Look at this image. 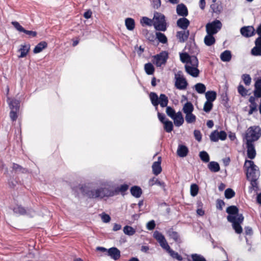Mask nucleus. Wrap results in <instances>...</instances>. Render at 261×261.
I'll use <instances>...</instances> for the list:
<instances>
[{
	"mask_svg": "<svg viewBox=\"0 0 261 261\" xmlns=\"http://www.w3.org/2000/svg\"><path fill=\"white\" fill-rule=\"evenodd\" d=\"M80 189L82 193L90 199H103L105 197H113L117 191L113 190L108 181H102L97 187L94 185H82Z\"/></svg>",
	"mask_w": 261,
	"mask_h": 261,
	"instance_id": "f257e3e1",
	"label": "nucleus"
},
{
	"mask_svg": "<svg viewBox=\"0 0 261 261\" xmlns=\"http://www.w3.org/2000/svg\"><path fill=\"white\" fill-rule=\"evenodd\" d=\"M244 168L245 169L246 178L250 182L249 191L252 192L253 190L256 191L258 188V179L260 176L259 168L252 161L248 160H245Z\"/></svg>",
	"mask_w": 261,
	"mask_h": 261,
	"instance_id": "f03ea898",
	"label": "nucleus"
},
{
	"mask_svg": "<svg viewBox=\"0 0 261 261\" xmlns=\"http://www.w3.org/2000/svg\"><path fill=\"white\" fill-rule=\"evenodd\" d=\"M226 211L228 214L227 216V221L232 223V228L237 233H241L243 229L241 224L244 218L242 214L239 213V208L236 206L231 205L228 206Z\"/></svg>",
	"mask_w": 261,
	"mask_h": 261,
	"instance_id": "7ed1b4c3",
	"label": "nucleus"
},
{
	"mask_svg": "<svg viewBox=\"0 0 261 261\" xmlns=\"http://www.w3.org/2000/svg\"><path fill=\"white\" fill-rule=\"evenodd\" d=\"M261 137V128L259 126L253 125L250 126L246 131L244 139L246 142L250 141L253 143L257 141Z\"/></svg>",
	"mask_w": 261,
	"mask_h": 261,
	"instance_id": "20e7f679",
	"label": "nucleus"
},
{
	"mask_svg": "<svg viewBox=\"0 0 261 261\" xmlns=\"http://www.w3.org/2000/svg\"><path fill=\"white\" fill-rule=\"evenodd\" d=\"M186 49L189 50V53L194 55L198 54L199 50L194 42L187 44L185 47ZM195 55L190 56L188 53L180 54V59L181 62L188 64L191 63L192 58Z\"/></svg>",
	"mask_w": 261,
	"mask_h": 261,
	"instance_id": "39448f33",
	"label": "nucleus"
},
{
	"mask_svg": "<svg viewBox=\"0 0 261 261\" xmlns=\"http://www.w3.org/2000/svg\"><path fill=\"white\" fill-rule=\"evenodd\" d=\"M149 98L152 105L155 107L156 110H158V106L160 105L161 107L164 108L167 106L168 103V98L164 94H161L158 97L155 92H151L149 94Z\"/></svg>",
	"mask_w": 261,
	"mask_h": 261,
	"instance_id": "423d86ee",
	"label": "nucleus"
},
{
	"mask_svg": "<svg viewBox=\"0 0 261 261\" xmlns=\"http://www.w3.org/2000/svg\"><path fill=\"white\" fill-rule=\"evenodd\" d=\"M153 25L156 30L165 31L167 29V25L165 16L162 13L155 12L153 16Z\"/></svg>",
	"mask_w": 261,
	"mask_h": 261,
	"instance_id": "0eeeda50",
	"label": "nucleus"
},
{
	"mask_svg": "<svg viewBox=\"0 0 261 261\" xmlns=\"http://www.w3.org/2000/svg\"><path fill=\"white\" fill-rule=\"evenodd\" d=\"M198 60L196 56H193L191 60V63L185 65L186 71L193 77H197L199 74L198 69Z\"/></svg>",
	"mask_w": 261,
	"mask_h": 261,
	"instance_id": "6e6552de",
	"label": "nucleus"
},
{
	"mask_svg": "<svg viewBox=\"0 0 261 261\" xmlns=\"http://www.w3.org/2000/svg\"><path fill=\"white\" fill-rule=\"evenodd\" d=\"M222 24L221 22L217 19L214 20L211 22L207 23L206 24V32L207 34H216L222 28Z\"/></svg>",
	"mask_w": 261,
	"mask_h": 261,
	"instance_id": "1a4fd4ad",
	"label": "nucleus"
},
{
	"mask_svg": "<svg viewBox=\"0 0 261 261\" xmlns=\"http://www.w3.org/2000/svg\"><path fill=\"white\" fill-rule=\"evenodd\" d=\"M153 237L159 243L160 245L163 249L164 250L166 249H169V245H168L165 237L161 232L158 230H155L153 232Z\"/></svg>",
	"mask_w": 261,
	"mask_h": 261,
	"instance_id": "9d476101",
	"label": "nucleus"
},
{
	"mask_svg": "<svg viewBox=\"0 0 261 261\" xmlns=\"http://www.w3.org/2000/svg\"><path fill=\"white\" fill-rule=\"evenodd\" d=\"M168 58V53L165 51H162L160 54L154 56V63L156 66L161 67L162 65L166 64Z\"/></svg>",
	"mask_w": 261,
	"mask_h": 261,
	"instance_id": "9b49d317",
	"label": "nucleus"
},
{
	"mask_svg": "<svg viewBox=\"0 0 261 261\" xmlns=\"http://www.w3.org/2000/svg\"><path fill=\"white\" fill-rule=\"evenodd\" d=\"M181 73V71H179L177 74H175V86L178 89L184 90L186 89L188 83L184 77L180 76Z\"/></svg>",
	"mask_w": 261,
	"mask_h": 261,
	"instance_id": "f8f14e48",
	"label": "nucleus"
},
{
	"mask_svg": "<svg viewBox=\"0 0 261 261\" xmlns=\"http://www.w3.org/2000/svg\"><path fill=\"white\" fill-rule=\"evenodd\" d=\"M11 23L19 32H23L30 37H35L37 36V33L36 32L26 30L17 21H12Z\"/></svg>",
	"mask_w": 261,
	"mask_h": 261,
	"instance_id": "ddd939ff",
	"label": "nucleus"
},
{
	"mask_svg": "<svg viewBox=\"0 0 261 261\" xmlns=\"http://www.w3.org/2000/svg\"><path fill=\"white\" fill-rule=\"evenodd\" d=\"M241 35L246 38L253 36L255 34V29L252 26H244L240 29Z\"/></svg>",
	"mask_w": 261,
	"mask_h": 261,
	"instance_id": "4468645a",
	"label": "nucleus"
},
{
	"mask_svg": "<svg viewBox=\"0 0 261 261\" xmlns=\"http://www.w3.org/2000/svg\"><path fill=\"white\" fill-rule=\"evenodd\" d=\"M246 145L248 158L251 160L254 159L255 158L256 152L254 143H251L250 141H248L246 142Z\"/></svg>",
	"mask_w": 261,
	"mask_h": 261,
	"instance_id": "2eb2a0df",
	"label": "nucleus"
},
{
	"mask_svg": "<svg viewBox=\"0 0 261 261\" xmlns=\"http://www.w3.org/2000/svg\"><path fill=\"white\" fill-rule=\"evenodd\" d=\"M166 234L170 239H173L175 242L177 243H180L181 242L179 235L177 232L174 231L173 228H170L166 230Z\"/></svg>",
	"mask_w": 261,
	"mask_h": 261,
	"instance_id": "dca6fc26",
	"label": "nucleus"
},
{
	"mask_svg": "<svg viewBox=\"0 0 261 261\" xmlns=\"http://www.w3.org/2000/svg\"><path fill=\"white\" fill-rule=\"evenodd\" d=\"M190 35L189 31L182 30L178 31L176 33V37L178 40L179 42L181 43L185 42L188 38Z\"/></svg>",
	"mask_w": 261,
	"mask_h": 261,
	"instance_id": "f3484780",
	"label": "nucleus"
},
{
	"mask_svg": "<svg viewBox=\"0 0 261 261\" xmlns=\"http://www.w3.org/2000/svg\"><path fill=\"white\" fill-rule=\"evenodd\" d=\"M177 26L183 30H187L190 25V21L185 17L179 18L177 20Z\"/></svg>",
	"mask_w": 261,
	"mask_h": 261,
	"instance_id": "a211bd4d",
	"label": "nucleus"
},
{
	"mask_svg": "<svg viewBox=\"0 0 261 261\" xmlns=\"http://www.w3.org/2000/svg\"><path fill=\"white\" fill-rule=\"evenodd\" d=\"M108 255L112 259L117 260L120 257V251L116 247H112L108 250Z\"/></svg>",
	"mask_w": 261,
	"mask_h": 261,
	"instance_id": "6ab92c4d",
	"label": "nucleus"
},
{
	"mask_svg": "<svg viewBox=\"0 0 261 261\" xmlns=\"http://www.w3.org/2000/svg\"><path fill=\"white\" fill-rule=\"evenodd\" d=\"M176 13L179 16L186 17L188 15V9L184 4H178L176 7Z\"/></svg>",
	"mask_w": 261,
	"mask_h": 261,
	"instance_id": "aec40b11",
	"label": "nucleus"
},
{
	"mask_svg": "<svg viewBox=\"0 0 261 261\" xmlns=\"http://www.w3.org/2000/svg\"><path fill=\"white\" fill-rule=\"evenodd\" d=\"M161 158L159 157L158 161L154 162L152 166L153 173L158 175L162 172V167L161 166Z\"/></svg>",
	"mask_w": 261,
	"mask_h": 261,
	"instance_id": "412c9836",
	"label": "nucleus"
},
{
	"mask_svg": "<svg viewBox=\"0 0 261 261\" xmlns=\"http://www.w3.org/2000/svg\"><path fill=\"white\" fill-rule=\"evenodd\" d=\"M172 119L174 121L175 125L177 127L181 126L184 122V118L180 111L178 112Z\"/></svg>",
	"mask_w": 261,
	"mask_h": 261,
	"instance_id": "4be33fe9",
	"label": "nucleus"
},
{
	"mask_svg": "<svg viewBox=\"0 0 261 261\" xmlns=\"http://www.w3.org/2000/svg\"><path fill=\"white\" fill-rule=\"evenodd\" d=\"M189 152V149L188 147L184 145L179 144L178 146L177 149V154L180 158L186 157Z\"/></svg>",
	"mask_w": 261,
	"mask_h": 261,
	"instance_id": "5701e85b",
	"label": "nucleus"
},
{
	"mask_svg": "<svg viewBox=\"0 0 261 261\" xmlns=\"http://www.w3.org/2000/svg\"><path fill=\"white\" fill-rule=\"evenodd\" d=\"M8 102L11 110H13V109L14 110H15L16 109V110H19L20 105L19 100L16 99H10V98H8Z\"/></svg>",
	"mask_w": 261,
	"mask_h": 261,
	"instance_id": "b1692460",
	"label": "nucleus"
},
{
	"mask_svg": "<svg viewBox=\"0 0 261 261\" xmlns=\"http://www.w3.org/2000/svg\"><path fill=\"white\" fill-rule=\"evenodd\" d=\"M30 48V44L21 45L20 48L19 49V52L20 55L18 56L19 58L25 57L29 51Z\"/></svg>",
	"mask_w": 261,
	"mask_h": 261,
	"instance_id": "393cba45",
	"label": "nucleus"
},
{
	"mask_svg": "<svg viewBox=\"0 0 261 261\" xmlns=\"http://www.w3.org/2000/svg\"><path fill=\"white\" fill-rule=\"evenodd\" d=\"M213 35L214 34H207L205 36L204 42L206 46H210L215 44L216 40Z\"/></svg>",
	"mask_w": 261,
	"mask_h": 261,
	"instance_id": "a878e982",
	"label": "nucleus"
},
{
	"mask_svg": "<svg viewBox=\"0 0 261 261\" xmlns=\"http://www.w3.org/2000/svg\"><path fill=\"white\" fill-rule=\"evenodd\" d=\"M130 191L132 195L136 198H139L142 193L141 188L136 186L132 187Z\"/></svg>",
	"mask_w": 261,
	"mask_h": 261,
	"instance_id": "bb28decb",
	"label": "nucleus"
},
{
	"mask_svg": "<svg viewBox=\"0 0 261 261\" xmlns=\"http://www.w3.org/2000/svg\"><path fill=\"white\" fill-rule=\"evenodd\" d=\"M220 59L223 62H229L231 59V51L226 50L222 52L220 55Z\"/></svg>",
	"mask_w": 261,
	"mask_h": 261,
	"instance_id": "cd10ccee",
	"label": "nucleus"
},
{
	"mask_svg": "<svg viewBox=\"0 0 261 261\" xmlns=\"http://www.w3.org/2000/svg\"><path fill=\"white\" fill-rule=\"evenodd\" d=\"M125 25L126 29L129 31H133L135 27V22L132 18H127L125 20Z\"/></svg>",
	"mask_w": 261,
	"mask_h": 261,
	"instance_id": "c85d7f7f",
	"label": "nucleus"
},
{
	"mask_svg": "<svg viewBox=\"0 0 261 261\" xmlns=\"http://www.w3.org/2000/svg\"><path fill=\"white\" fill-rule=\"evenodd\" d=\"M47 44L45 41H41L34 48L33 52L34 54L40 53L43 49L47 47Z\"/></svg>",
	"mask_w": 261,
	"mask_h": 261,
	"instance_id": "c756f323",
	"label": "nucleus"
},
{
	"mask_svg": "<svg viewBox=\"0 0 261 261\" xmlns=\"http://www.w3.org/2000/svg\"><path fill=\"white\" fill-rule=\"evenodd\" d=\"M193 111L194 106L191 102L188 101L185 103L182 108V111L185 114L192 113Z\"/></svg>",
	"mask_w": 261,
	"mask_h": 261,
	"instance_id": "7c9ffc66",
	"label": "nucleus"
},
{
	"mask_svg": "<svg viewBox=\"0 0 261 261\" xmlns=\"http://www.w3.org/2000/svg\"><path fill=\"white\" fill-rule=\"evenodd\" d=\"M217 97V93L214 91H208L205 93L206 101L213 102Z\"/></svg>",
	"mask_w": 261,
	"mask_h": 261,
	"instance_id": "2f4dec72",
	"label": "nucleus"
},
{
	"mask_svg": "<svg viewBox=\"0 0 261 261\" xmlns=\"http://www.w3.org/2000/svg\"><path fill=\"white\" fill-rule=\"evenodd\" d=\"M208 168L213 172H217L220 169L219 164L215 161L210 162L208 164Z\"/></svg>",
	"mask_w": 261,
	"mask_h": 261,
	"instance_id": "473e14b6",
	"label": "nucleus"
},
{
	"mask_svg": "<svg viewBox=\"0 0 261 261\" xmlns=\"http://www.w3.org/2000/svg\"><path fill=\"white\" fill-rule=\"evenodd\" d=\"M165 250L170 254V255L172 258H175L179 261H181L182 260V256L180 255H179L177 252L171 249L170 246L169 249H166Z\"/></svg>",
	"mask_w": 261,
	"mask_h": 261,
	"instance_id": "72a5a7b5",
	"label": "nucleus"
},
{
	"mask_svg": "<svg viewBox=\"0 0 261 261\" xmlns=\"http://www.w3.org/2000/svg\"><path fill=\"white\" fill-rule=\"evenodd\" d=\"M12 210L14 213L17 215H23L27 213L26 210L20 205H16Z\"/></svg>",
	"mask_w": 261,
	"mask_h": 261,
	"instance_id": "f704fd0d",
	"label": "nucleus"
},
{
	"mask_svg": "<svg viewBox=\"0 0 261 261\" xmlns=\"http://www.w3.org/2000/svg\"><path fill=\"white\" fill-rule=\"evenodd\" d=\"M13 170L17 173H26L28 172L27 169L23 168L20 165L13 163L12 166Z\"/></svg>",
	"mask_w": 261,
	"mask_h": 261,
	"instance_id": "c9c22d12",
	"label": "nucleus"
},
{
	"mask_svg": "<svg viewBox=\"0 0 261 261\" xmlns=\"http://www.w3.org/2000/svg\"><path fill=\"white\" fill-rule=\"evenodd\" d=\"M144 70L148 75H152L154 72V67L151 63H147L144 65Z\"/></svg>",
	"mask_w": 261,
	"mask_h": 261,
	"instance_id": "e433bc0d",
	"label": "nucleus"
},
{
	"mask_svg": "<svg viewBox=\"0 0 261 261\" xmlns=\"http://www.w3.org/2000/svg\"><path fill=\"white\" fill-rule=\"evenodd\" d=\"M155 35L156 39L160 42L163 44H165L167 43V38L164 34L161 32H156Z\"/></svg>",
	"mask_w": 261,
	"mask_h": 261,
	"instance_id": "4c0bfd02",
	"label": "nucleus"
},
{
	"mask_svg": "<svg viewBox=\"0 0 261 261\" xmlns=\"http://www.w3.org/2000/svg\"><path fill=\"white\" fill-rule=\"evenodd\" d=\"M124 233L129 236L134 235L136 232V230L132 226L126 225L123 227Z\"/></svg>",
	"mask_w": 261,
	"mask_h": 261,
	"instance_id": "58836bf2",
	"label": "nucleus"
},
{
	"mask_svg": "<svg viewBox=\"0 0 261 261\" xmlns=\"http://www.w3.org/2000/svg\"><path fill=\"white\" fill-rule=\"evenodd\" d=\"M149 184L151 186H152L155 185H158L162 187H165V183L164 182L160 181L158 179L155 177H153L152 178L149 180Z\"/></svg>",
	"mask_w": 261,
	"mask_h": 261,
	"instance_id": "ea45409f",
	"label": "nucleus"
},
{
	"mask_svg": "<svg viewBox=\"0 0 261 261\" xmlns=\"http://www.w3.org/2000/svg\"><path fill=\"white\" fill-rule=\"evenodd\" d=\"M185 120L188 123H193L196 121V117L192 113H190L186 114Z\"/></svg>",
	"mask_w": 261,
	"mask_h": 261,
	"instance_id": "a19ab883",
	"label": "nucleus"
},
{
	"mask_svg": "<svg viewBox=\"0 0 261 261\" xmlns=\"http://www.w3.org/2000/svg\"><path fill=\"white\" fill-rule=\"evenodd\" d=\"M196 91L200 94H203L206 90L205 85L202 83H197L195 85Z\"/></svg>",
	"mask_w": 261,
	"mask_h": 261,
	"instance_id": "79ce46f5",
	"label": "nucleus"
},
{
	"mask_svg": "<svg viewBox=\"0 0 261 261\" xmlns=\"http://www.w3.org/2000/svg\"><path fill=\"white\" fill-rule=\"evenodd\" d=\"M199 157L204 163H207L210 161V156L205 151H200L199 152Z\"/></svg>",
	"mask_w": 261,
	"mask_h": 261,
	"instance_id": "37998d69",
	"label": "nucleus"
},
{
	"mask_svg": "<svg viewBox=\"0 0 261 261\" xmlns=\"http://www.w3.org/2000/svg\"><path fill=\"white\" fill-rule=\"evenodd\" d=\"M164 124V129L167 133H170L173 130V123L171 121L166 120Z\"/></svg>",
	"mask_w": 261,
	"mask_h": 261,
	"instance_id": "c03bdc74",
	"label": "nucleus"
},
{
	"mask_svg": "<svg viewBox=\"0 0 261 261\" xmlns=\"http://www.w3.org/2000/svg\"><path fill=\"white\" fill-rule=\"evenodd\" d=\"M250 54L255 57L261 56V48L254 46L251 49Z\"/></svg>",
	"mask_w": 261,
	"mask_h": 261,
	"instance_id": "a18cd8bd",
	"label": "nucleus"
},
{
	"mask_svg": "<svg viewBox=\"0 0 261 261\" xmlns=\"http://www.w3.org/2000/svg\"><path fill=\"white\" fill-rule=\"evenodd\" d=\"M199 188L196 184H193L191 185L190 187V193L191 196L195 197L196 196L198 192Z\"/></svg>",
	"mask_w": 261,
	"mask_h": 261,
	"instance_id": "49530a36",
	"label": "nucleus"
},
{
	"mask_svg": "<svg viewBox=\"0 0 261 261\" xmlns=\"http://www.w3.org/2000/svg\"><path fill=\"white\" fill-rule=\"evenodd\" d=\"M191 257L193 261H206L202 255L197 253L191 254Z\"/></svg>",
	"mask_w": 261,
	"mask_h": 261,
	"instance_id": "de8ad7c7",
	"label": "nucleus"
},
{
	"mask_svg": "<svg viewBox=\"0 0 261 261\" xmlns=\"http://www.w3.org/2000/svg\"><path fill=\"white\" fill-rule=\"evenodd\" d=\"M224 194L226 198L230 199L234 196L235 192L232 189L228 188L225 191Z\"/></svg>",
	"mask_w": 261,
	"mask_h": 261,
	"instance_id": "09e8293b",
	"label": "nucleus"
},
{
	"mask_svg": "<svg viewBox=\"0 0 261 261\" xmlns=\"http://www.w3.org/2000/svg\"><path fill=\"white\" fill-rule=\"evenodd\" d=\"M242 79L246 86H249L251 84V78L248 74H243L242 75Z\"/></svg>",
	"mask_w": 261,
	"mask_h": 261,
	"instance_id": "8fccbe9b",
	"label": "nucleus"
},
{
	"mask_svg": "<svg viewBox=\"0 0 261 261\" xmlns=\"http://www.w3.org/2000/svg\"><path fill=\"white\" fill-rule=\"evenodd\" d=\"M213 104L212 102L206 101L203 107V111L206 113L210 112L213 108Z\"/></svg>",
	"mask_w": 261,
	"mask_h": 261,
	"instance_id": "3c124183",
	"label": "nucleus"
},
{
	"mask_svg": "<svg viewBox=\"0 0 261 261\" xmlns=\"http://www.w3.org/2000/svg\"><path fill=\"white\" fill-rule=\"evenodd\" d=\"M140 22L142 25H146L151 26L152 25V21L147 17H143L141 19Z\"/></svg>",
	"mask_w": 261,
	"mask_h": 261,
	"instance_id": "603ef678",
	"label": "nucleus"
},
{
	"mask_svg": "<svg viewBox=\"0 0 261 261\" xmlns=\"http://www.w3.org/2000/svg\"><path fill=\"white\" fill-rule=\"evenodd\" d=\"M238 91L239 93L242 96H245L247 95L248 91L246 90L242 85H239L238 87Z\"/></svg>",
	"mask_w": 261,
	"mask_h": 261,
	"instance_id": "864d4df0",
	"label": "nucleus"
},
{
	"mask_svg": "<svg viewBox=\"0 0 261 261\" xmlns=\"http://www.w3.org/2000/svg\"><path fill=\"white\" fill-rule=\"evenodd\" d=\"M218 131L216 130L213 132L210 136V138L212 141L213 142H217L219 140V137H218Z\"/></svg>",
	"mask_w": 261,
	"mask_h": 261,
	"instance_id": "5fc2aeb1",
	"label": "nucleus"
},
{
	"mask_svg": "<svg viewBox=\"0 0 261 261\" xmlns=\"http://www.w3.org/2000/svg\"><path fill=\"white\" fill-rule=\"evenodd\" d=\"M166 107V113L168 116L173 118L174 115L176 114L174 110L171 107L167 106Z\"/></svg>",
	"mask_w": 261,
	"mask_h": 261,
	"instance_id": "6e6d98bb",
	"label": "nucleus"
},
{
	"mask_svg": "<svg viewBox=\"0 0 261 261\" xmlns=\"http://www.w3.org/2000/svg\"><path fill=\"white\" fill-rule=\"evenodd\" d=\"M100 218L101 219V220L104 223H108L111 220V217L110 216L106 214L105 213H102L100 215Z\"/></svg>",
	"mask_w": 261,
	"mask_h": 261,
	"instance_id": "4d7b16f0",
	"label": "nucleus"
},
{
	"mask_svg": "<svg viewBox=\"0 0 261 261\" xmlns=\"http://www.w3.org/2000/svg\"><path fill=\"white\" fill-rule=\"evenodd\" d=\"M151 6L152 7L155 9H159L161 5V0H149Z\"/></svg>",
	"mask_w": 261,
	"mask_h": 261,
	"instance_id": "13d9d810",
	"label": "nucleus"
},
{
	"mask_svg": "<svg viewBox=\"0 0 261 261\" xmlns=\"http://www.w3.org/2000/svg\"><path fill=\"white\" fill-rule=\"evenodd\" d=\"M128 188V186L127 185L123 184V185H121L117 189H116L115 190H114L113 189V190H116L117 191V193L116 194V195H117L118 194L119 192H125L127 190Z\"/></svg>",
	"mask_w": 261,
	"mask_h": 261,
	"instance_id": "bf43d9fd",
	"label": "nucleus"
},
{
	"mask_svg": "<svg viewBox=\"0 0 261 261\" xmlns=\"http://www.w3.org/2000/svg\"><path fill=\"white\" fill-rule=\"evenodd\" d=\"M19 110H11L10 113V117L11 120L14 121H15L17 118V112Z\"/></svg>",
	"mask_w": 261,
	"mask_h": 261,
	"instance_id": "052dcab7",
	"label": "nucleus"
},
{
	"mask_svg": "<svg viewBox=\"0 0 261 261\" xmlns=\"http://www.w3.org/2000/svg\"><path fill=\"white\" fill-rule=\"evenodd\" d=\"M194 135L195 139L198 142L201 141L202 139V136L201 132L199 130H195L194 131Z\"/></svg>",
	"mask_w": 261,
	"mask_h": 261,
	"instance_id": "680f3d73",
	"label": "nucleus"
},
{
	"mask_svg": "<svg viewBox=\"0 0 261 261\" xmlns=\"http://www.w3.org/2000/svg\"><path fill=\"white\" fill-rule=\"evenodd\" d=\"M146 227L149 230H153L155 227V221L154 220H151L149 221L147 223Z\"/></svg>",
	"mask_w": 261,
	"mask_h": 261,
	"instance_id": "e2e57ef3",
	"label": "nucleus"
},
{
	"mask_svg": "<svg viewBox=\"0 0 261 261\" xmlns=\"http://www.w3.org/2000/svg\"><path fill=\"white\" fill-rule=\"evenodd\" d=\"M250 110L249 111L248 114L251 115L253 114V113L256 111H257V104L256 103H252L250 104L249 106Z\"/></svg>",
	"mask_w": 261,
	"mask_h": 261,
	"instance_id": "0e129e2a",
	"label": "nucleus"
},
{
	"mask_svg": "<svg viewBox=\"0 0 261 261\" xmlns=\"http://www.w3.org/2000/svg\"><path fill=\"white\" fill-rule=\"evenodd\" d=\"M219 139L221 140H225L227 137V134L225 132L221 130L220 132H218Z\"/></svg>",
	"mask_w": 261,
	"mask_h": 261,
	"instance_id": "69168bd1",
	"label": "nucleus"
},
{
	"mask_svg": "<svg viewBox=\"0 0 261 261\" xmlns=\"http://www.w3.org/2000/svg\"><path fill=\"white\" fill-rule=\"evenodd\" d=\"M225 205L224 202L221 199H218L217 200V208L220 210H222L223 206Z\"/></svg>",
	"mask_w": 261,
	"mask_h": 261,
	"instance_id": "338daca9",
	"label": "nucleus"
},
{
	"mask_svg": "<svg viewBox=\"0 0 261 261\" xmlns=\"http://www.w3.org/2000/svg\"><path fill=\"white\" fill-rule=\"evenodd\" d=\"M253 94L256 98L261 97V89L258 88H254Z\"/></svg>",
	"mask_w": 261,
	"mask_h": 261,
	"instance_id": "774afa93",
	"label": "nucleus"
}]
</instances>
